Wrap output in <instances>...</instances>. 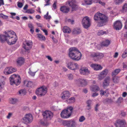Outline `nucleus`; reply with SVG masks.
<instances>
[{"label":"nucleus","mask_w":127,"mask_h":127,"mask_svg":"<svg viewBox=\"0 0 127 127\" xmlns=\"http://www.w3.org/2000/svg\"><path fill=\"white\" fill-rule=\"evenodd\" d=\"M119 78L117 76H114L113 77L112 80L115 83H118L119 81Z\"/></svg>","instance_id":"nucleus-35"},{"label":"nucleus","mask_w":127,"mask_h":127,"mask_svg":"<svg viewBox=\"0 0 127 127\" xmlns=\"http://www.w3.org/2000/svg\"><path fill=\"white\" fill-rule=\"evenodd\" d=\"M127 56V48L126 49L125 52L123 53L122 57L123 58H126Z\"/></svg>","instance_id":"nucleus-45"},{"label":"nucleus","mask_w":127,"mask_h":127,"mask_svg":"<svg viewBox=\"0 0 127 127\" xmlns=\"http://www.w3.org/2000/svg\"><path fill=\"white\" fill-rule=\"evenodd\" d=\"M34 12V10L32 9H28L26 12L25 13L28 14H32Z\"/></svg>","instance_id":"nucleus-46"},{"label":"nucleus","mask_w":127,"mask_h":127,"mask_svg":"<svg viewBox=\"0 0 127 127\" xmlns=\"http://www.w3.org/2000/svg\"><path fill=\"white\" fill-rule=\"evenodd\" d=\"M10 102L12 104H14L18 101V100L16 98H11L9 99Z\"/></svg>","instance_id":"nucleus-32"},{"label":"nucleus","mask_w":127,"mask_h":127,"mask_svg":"<svg viewBox=\"0 0 127 127\" xmlns=\"http://www.w3.org/2000/svg\"><path fill=\"white\" fill-rule=\"evenodd\" d=\"M47 89L45 86H43L38 88L36 90V93L39 96H42L44 95L47 93Z\"/></svg>","instance_id":"nucleus-5"},{"label":"nucleus","mask_w":127,"mask_h":127,"mask_svg":"<svg viewBox=\"0 0 127 127\" xmlns=\"http://www.w3.org/2000/svg\"><path fill=\"white\" fill-rule=\"evenodd\" d=\"M19 93L20 95H24L26 94V91L25 89L21 90L19 91Z\"/></svg>","instance_id":"nucleus-38"},{"label":"nucleus","mask_w":127,"mask_h":127,"mask_svg":"<svg viewBox=\"0 0 127 127\" xmlns=\"http://www.w3.org/2000/svg\"><path fill=\"white\" fill-rule=\"evenodd\" d=\"M106 33V32L105 31H103L102 30H100L98 31L97 34L98 35H101Z\"/></svg>","instance_id":"nucleus-42"},{"label":"nucleus","mask_w":127,"mask_h":127,"mask_svg":"<svg viewBox=\"0 0 127 127\" xmlns=\"http://www.w3.org/2000/svg\"><path fill=\"white\" fill-rule=\"evenodd\" d=\"M121 69H117L114 70L112 73V77L117 75L120 71Z\"/></svg>","instance_id":"nucleus-34"},{"label":"nucleus","mask_w":127,"mask_h":127,"mask_svg":"<svg viewBox=\"0 0 127 127\" xmlns=\"http://www.w3.org/2000/svg\"><path fill=\"white\" fill-rule=\"evenodd\" d=\"M13 113L9 112L8 113L7 115L6 116V118L8 119H9L13 115Z\"/></svg>","instance_id":"nucleus-47"},{"label":"nucleus","mask_w":127,"mask_h":127,"mask_svg":"<svg viewBox=\"0 0 127 127\" xmlns=\"http://www.w3.org/2000/svg\"><path fill=\"white\" fill-rule=\"evenodd\" d=\"M73 109L72 106H70L67 107L66 109L64 110V118H68L70 116Z\"/></svg>","instance_id":"nucleus-8"},{"label":"nucleus","mask_w":127,"mask_h":127,"mask_svg":"<svg viewBox=\"0 0 127 127\" xmlns=\"http://www.w3.org/2000/svg\"><path fill=\"white\" fill-rule=\"evenodd\" d=\"M104 56V54L102 53H97L96 58L100 59L103 58Z\"/></svg>","instance_id":"nucleus-41"},{"label":"nucleus","mask_w":127,"mask_h":127,"mask_svg":"<svg viewBox=\"0 0 127 127\" xmlns=\"http://www.w3.org/2000/svg\"><path fill=\"white\" fill-rule=\"evenodd\" d=\"M18 6L19 8H22L23 6V4L21 2H18Z\"/></svg>","instance_id":"nucleus-57"},{"label":"nucleus","mask_w":127,"mask_h":127,"mask_svg":"<svg viewBox=\"0 0 127 127\" xmlns=\"http://www.w3.org/2000/svg\"><path fill=\"white\" fill-rule=\"evenodd\" d=\"M81 32V31L79 28H75L73 30V34L75 35L79 34Z\"/></svg>","instance_id":"nucleus-29"},{"label":"nucleus","mask_w":127,"mask_h":127,"mask_svg":"<svg viewBox=\"0 0 127 127\" xmlns=\"http://www.w3.org/2000/svg\"><path fill=\"white\" fill-rule=\"evenodd\" d=\"M37 71L34 72H32L31 71H30L29 72V74L32 76H34L35 74V73L37 72Z\"/></svg>","instance_id":"nucleus-53"},{"label":"nucleus","mask_w":127,"mask_h":127,"mask_svg":"<svg viewBox=\"0 0 127 127\" xmlns=\"http://www.w3.org/2000/svg\"><path fill=\"white\" fill-rule=\"evenodd\" d=\"M92 101L90 100H89L87 101L86 103L87 105H91Z\"/></svg>","instance_id":"nucleus-58"},{"label":"nucleus","mask_w":127,"mask_h":127,"mask_svg":"<svg viewBox=\"0 0 127 127\" xmlns=\"http://www.w3.org/2000/svg\"><path fill=\"white\" fill-rule=\"evenodd\" d=\"M23 121L25 123H31L33 120V117L31 114L26 115L22 119Z\"/></svg>","instance_id":"nucleus-11"},{"label":"nucleus","mask_w":127,"mask_h":127,"mask_svg":"<svg viewBox=\"0 0 127 127\" xmlns=\"http://www.w3.org/2000/svg\"><path fill=\"white\" fill-rule=\"evenodd\" d=\"M90 89L92 92H96L99 90V88L96 85H92L90 87Z\"/></svg>","instance_id":"nucleus-25"},{"label":"nucleus","mask_w":127,"mask_h":127,"mask_svg":"<svg viewBox=\"0 0 127 127\" xmlns=\"http://www.w3.org/2000/svg\"><path fill=\"white\" fill-rule=\"evenodd\" d=\"M66 65L68 68L72 70H75L79 68V65L77 63L71 62L67 63Z\"/></svg>","instance_id":"nucleus-9"},{"label":"nucleus","mask_w":127,"mask_h":127,"mask_svg":"<svg viewBox=\"0 0 127 127\" xmlns=\"http://www.w3.org/2000/svg\"><path fill=\"white\" fill-rule=\"evenodd\" d=\"M85 120V118L83 116H81L79 118V121L80 122H82Z\"/></svg>","instance_id":"nucleus-49"},{"label":"nucleus","mask_w":127,"mask_h":127,"mask_svg":"<svg viewBox=\"0 0 127 127\" xmlns=\"http://www.w3.org/2000/svg\"><path fill=\"white\" fill-rule=\"evenodd\" d=\"M70 95V94L68 91H64V99H67Z\"/></svg>","instance_id":"nucleus-27"},{"label":"nucleus","mask_w":127,"mask_h":127,"mask_svg":"<svg viewBox=\"0 0 127 127\" xmlns=\"http://www.w3.org/2000/svg\"><path fill=\"white\" fill-rule=\"evenodd\" d=\"M90 66L94 70L96 71L101 70L102 67L100 65L97 64H92L90 65Z\"/></svg>","instance_id":"nucleus-20"},{"label":"nucleus","mask_w":127,"mask_h":127,"mask_svg":"<svg viewBox=\"0 0 127 127\" xmlns=\"http://www.w3.org/2000/svg\"><path fill=\"white\" fill-rule=\"evenodd\" d=\"M80 73L82 75H87L90 73V71L88 68L85 67H81L79 70Z\"/></svg>","instance_id":"nucleus-14"},{"label":"nucleus","mask_w":127,"mask_h":127,"mask_svg":"<svg viewBox=\"0 0 127 127\" xmlns=\"http://www.w3.org/2000/svg\"><path fill=\"white\" fill-rule=\"evenodd\" d=\"M125 0H115V3L117 5H119L122 3Z\"/></svg>","instance_id":"nucleus-43"},{"label":"nucleus","mask_w":127,"mask_h":127,"mask_svg":"<svg viewBox=\"0 0 127 127\" xmlns=\"http://www.w3.org/2000/svg\"><path fill=\"white\" fill-rule=\"evenodd\" d=\"M5 34L0 35V40L1 42L6 41L9 45L15 44L17 38L15 33L11 30L4 32Z\"/></svg>","instance_id":"nucleus-1"},{"label":"nucleus","mask_w":127,"mask_h":127,"mask_svg":"<svg viewBox=\"0 0 127 127\" xmlns=\"http://www.w3.org/2000/svg\"><path fill=\"white\" fill-rule=\"evenodd\" d=\"M98 95V94L96 92L94 93H92V97H94L97 96Z\"/></svg>","instance_id":"nucleus-61"},{"label":"nucleus","mask_w":127,"mask_h":127,"mask_svg":"<svg viewBox=\"0 0 127 127\" xmlns=\"http://www.w3.org/2000/svg\"><path fill=\"white\" fill-rule=\"evenodd\" d=\"M97 53H92L90 55V56L93 58L97 57Z\"/></svg>","instance_id":"nucleus-52"},{"label":"nucleus","mask_w":127,"mask_h":127,"mask_svg":"<svg viewBox=\"0 0 127 127\" xmlns=\"http://www.w3.org/2000/svg\"><path fill=\"white\" fill-rule=\"evenodd\" d=\"M69 9L68 7L64 6V13H67L69 11Z\"/></svg>","instance_id":"nucleus-50"},{"label":"nucleus","mask_w":127,"mask_h":127,"mask_svg":"<svg viewBox=\"0 0 127 127\" xmlns=\"http://www.w3.org/2000/svg\"><path fill=\"white\" fill-rule=\"evenodd\" d=\"M24 59L22 57H20L17 59V62L18 65L21 66L23 64L24 62Z\"/></svg>","instance_id":"nucleus-22"},{"label":"nucleus","mask_w":127,"mask_h":127,"mask_svg":"<svg viewBox=\"0 0 127 127\" xmlns=\"http://www.w3.org/2000/svg\"><path fill=\"white\" fill-rule=\"evenodd\" d=\"M28 26L29 28L30 29V31L32 33H33L34 32V27L32 23L29 24Z\"/></svg>","instance_id":"nucleus-37"},{"label":"nucleus","mask_w":127,"mask_h":127,"mask_svg":"<svg viewBox=\"0 0 127 127\" xmlns=\"http://www.w3.org/2000/svg\"><path fill=\"white\" fill-rule=\"evenodd\" d=\"M127 11V4L125 3L123 5L122 8V11L126 12Z\"/></svg>","instance_id":"nucleus-40"},{"label":"nucleus","mask_w":127,"mask_h":127,"mask_svg":"<svg viewBox=\"0 0 127 127\" xmlns=\"http://www.w3.org/2000/svg\"><path fill=\"white\" fill-rule=\"evenodd\" d=\"M56 4H57V2H55L54 4L53 5V8L52 9L53 10H54L57 8V6H56Z\"/></svg>","instance_id":"nucleus-54"},{"label":"nucleus","mask_w":127,"mask_h":127,"mask_svg":"<svg viewBox=\"0 0 127 127\" xmlns=\"http://www.w3.org/2000/svg\"><path fill=\"white\" fill-rule=\"evenodd\" d=\"M71 19H67V18H65V21L66 23L70 22Z\"/></svg>","instance_id":"nucleus-59"},{"label":"nucleus","mask_w":127,"mask_h":127,"mask_svg":"<svg viewBox=\"0 0 127 127\" xmlns=\"http://www.w3.org/2000/svg\"><path fill=\"white\" fill-rule=\"evenodd\" d=\"M122 24L119 21H117L114 23L113 28L116 30H119L122 28Z\"/></svg>","instance_id":"nucleus-18"},{"label":"nucleus","mask_w":127,"mask_h":127,"mask_svg":"<svg viewBox=\"0 0 127 127\" xmlns=\"http://www.w3.org/2000/svg\"><path fill=\"white\" fill-rule=\"evenodd\" d=\"M10 83L11 85L14 84L16 86L19 85L21 83V78L18 75L14 74L12 75L9 78Z\"/></svg>","instance_id":"nucleus-4"},{"label":"nucleus","mask_w":127,"mask_h":127,"mask_svg":"<svg viewBox=\"0 0 127 127\" xmlns=\"http://www.w3.org/2000/svg\"><path fill=\"white\" fill-rule=\"evenodd\" d=\"M32 42L30 40H26L23 43V47L26 50H29L32 48Z\"/></svg>","instance_id":"nucleus-12"},{"label":"nucleus","mask_w":127,"mask_h":127,"mask_svg":"<svg viewBox=\"0 0 127 127\" xmlns=\"http://www.w3.org/2000/svg\"><path fill=\"white\" fill-rule=\"evenodd\" d=\"M87 108L88 110L91 109L92 108L91 105H87Z\"/></svg>","instance_id":"nucleus-62"},{"label":"nucleus","mask_w":127,"mask_h":127,"mask_svg":"<svg viewBox=\"0 0 127 127\" xmlns=\"http://www.w3.org/2000/svg\"><path fill=\"white\" fill-rule=\"evenodd\" d=\"M98 3H99L100 4H101V5L103 6L104 5H105V3L102 2L100 0Z\"/></svg>","instance_id":"nucleus-63"},{"label":"nucleus","mask_w":127,"mask_h":127,"mask_svg":"<svg viewBox=\"0 0 127 127\" xmlns=\"http://www.w3.org/2000/svg\"><path fill=\"white\" fill-rule=\"evenodd\" d=\"M24 84L27 87H31L33 85V83L32 82L27 81H24Z\"/></svg>","instance_id":"nucleus-33"},{"label":"nucleus","mask_w":127,"mask_h":127,"mask_svg":"<svg viewBox=\"0 0 127 127\" xmlns=\"http://www.w3.org/2000/svg\"><path fill=\"white\" fill-rule=\"evenodd\" d=\"M123 68L124 69L123 70H127V65L125 63H123Z\"/></svg>","instance_id":"nucleus-55"},{"label":"nucleus","mask_w":127,"mask_h":127,"mask_svg":"<svg viewBox=\"0 0 127 127\" xmlns=\"http://www.w3.org/2000/svg\"><path fill=\"white\" fill-rule=\"evenodd\" d=\"M46 57L48 59L51 61H52V59L51 57L49 56H46Z\"/></svg>","instance_id":"nucleus-60"},{"label":"nucleus","mask_w":127,"mask_h":127,"mask_svg":"<svg viewBox=\"0 0 127 127\" xmlns=\"http://www.w3.org/2000/svg\"><path fill=\"white\" fill-rule=\"evenodd\" d=\"M91 19L87 16L84 17L82 21V24L84 28L87 29L90 27L91 25Z\"/></svg>","instance_id":"nucleus-6"},{"label":"nucleus","mask_w":127,"mask_h":127,"mask_svg":"<svg viewBox=\"0 0 127 127\" xmlns=\"http://www.w3.org/2000/svg\"><path fill=\"white\" fill-rule=\"evenodd\" d=\"M68 3L69 6L72 7V11H75L78 9V6L76 4V2L75 0H72Z\"/></svg>","instance_id":"nucleus-16"},{"label":"nucleus","mask_w":127,"mask_h":127,"mask_svg":"<svg viewBox=\"0 0 127 127\" xmlns=\"http://www.w3.org/2000/svg\"><path fill=\"white\" fill-rule=\"evenodd\" d=\"M108 72V70L107 69H106L102 71L98 75V79L100 80H102L107 74Z\"/></svg>","instance_id":"nucleus-19"},{"label":"nucleus","mask_w":127,"mask_h":127,"mask_svg":"<svg viewBox=\"0 0 127 127\" xmlns=\"http://www.w3.org/2000/svg\"><path fill=\"white\" fill-rule=\"evenodd\" d=\"M75 82L76 83L79 84L82 86L86 85L88 83L87 80L82 78L76 80Z\"/></svg>","instance_id":"nucleus-17"},{"label":"nucleus","mask_w":127,"mask_h":127,"mask_svg":"<svg viewBox=\"0 0 127 127\" xmlns=\"http://www.w3.org/2000/svg\"><path fill=\"white\" fill-rule=\"evenodd\" d=\"M48 12H47L46 14L44 16V18L47 20H49L51 18L50 15H48Z\"/></svg>","instance_id":"nucleus-44"},{"label":"nucleus","mask_w":127,"mask_h":127,"mask_svg":"<svg viewBox=\"0 0 127 127\" xmlns=\"http://www.w3.org/2000/svg\"><path fill=\"white\" fill-rule=\"evenodd\" d=\"M110 78L109 77H107L104 79L103 83V86L105 87L108 86L110 81Z\"/></svg>","instance_id":"nucleus-21"},{"label":"nucleus","mask_w":127,"mask_h":127,"mask_svg":"<svg viewBox=\"0 0 127 127\" xmlns=\"http://www.w3.org/2000/svg\"><path fill=\"white\" fill-rule=\"evenodd\" d=\"M68 56L71 59L73 60L78 61L81 59L82 54L77 48L72 47L69 49Z\"/></svg>","instance_id":"nucleus-2"},{"label":"nucleus","mask_w":127,"mask_h":127,"mask_svg":"<svg viewBox=\"0 0 127 127\" xmlns=\"http://www.w3.org/2000/svg\"><path fill=\"white\" fill-rule=\"evenodd\" d=\"M67 127H76L77 124L76 121L74 120H71L70 121L64 120V126Z\"/></svg>","instance_id":"nucleus-7"},{"label":"nucleus","mask_w":127,"mask_h":127,"mask_svg":"<svg viewBox=\"0 0 127 127\" xmlns=\"http://www.w3.org/2000/svg\"><path fill=\"white\" fill-rule=\"evenodd\" d=\"M44 118L48 120H50L53 117V114L51 111L46 110L43 114Z\"/></svg>","instance_id":"nucleus-13"},{"label":"nucleus","mask_w":127,"mask_h":127,"mask_svg":"<svg viewBox=\"0 0 127 127\" xmlns=\"http://www.w3.org/2000/svg\"><path fill=\"white\" fill-rule=\"evenodd\" d=\"M110 40H106L102 42V44L104 46H107L110 44Z\"/></svg>","instance_id":"nucleus-30"},{"label":"nucleus","mask_w":127,"mask_h":127,"mask_svg":"<svg viewBox=\"0 0 127 127\" xmlns=\"http://www.w3.org/2000/svg\"><path fill=\"white\" fill-rule=\"evenodd\" d=\"M99 104L97 103L96 104L95 106V109L96 111H98V107L99 106Z\"/></svg>","instance_id":"nucleus-56"},{"label":"nucleus","mask_w":127,"mask_h":127,"mask_svg":"<svg viewBox=\"0 0 127 127\" xmlns=\"http://www.w3.org/2000/svg\"><path fill=\"white\" fill-rule=\"evenodd\" d=\"M10 14L11 15L10 18L13 19H16L17 20H20V18L18 16H15L16 15V14L15 13L11 12Z\"/></svg>","instance_id":"nucleus-28"},{"label":"nucleus","mask_w":127,"mask_h":127,"mask_svg":"<svg viewBox=\"0 0 127 127\" xmlns=\"http://www.w3.org/2000/svg\"><path fill=\"white\" fill-rule=\"evenodd\" d=\"M65 102L67 103H73L75 102V98L74 97H71L65 101Z\"/></svg>","instance_id":"nucleus-23"},{"label":"nucleus","mask_w":127,"mask_h":127,"mask_svg":"<svg viewBox=\"0 0 127 127\" xmlns=\"http://www.w3.org/2000/svg\"><path fill=\"white\" fill-rule=\"evenodd\" d=\"M115 125L116 127H124L127 125V123L124 119H119L116 121Z\"/></svg>","instance_id":"nucleus-10"},{"label":"nucleus","mask_w":127,"mask_h":127,"mask_svg":"<svg viewBox=\"0 0 127 127\" xmlns=\"http://www.w3.org/2000/svg\"><path fill=\"white\" fill-rule=\"evenodd\" d=\"M100 95H104L106 96H108L109 95V93L107 90H106L105 91H104L103 90H101L100 91Z\"/></svg>","instance_id":"nucleus-31"},{"label":"nucleus","mask_w":127,"mask_h":127,"mask_svg":"<svg viewBox=\"0 0 127 127\" xmlns=\"http://www.w3.org/2000/svg\"><path fill=\"white\" fill-rule=\"evenodd\" d=\"M6 79V78L5 77H2L1 80H0V89H2L3 88L5 82L3 80Z\"/></svg>","instance_id":"nucleus-26"},{"label":"nucleus","mask_w":127,"mask_h":127,"mask_svg":"<svg viewBox=\"0 0 127 127\" xmlns=\"http://www.w3.org/2000/svg\"><path fill=\"white\" fill-rule=\"evenodd\" d=\"M125 28L126 29H127V18L126 19L125 23Z\"/></svg>","instance_id":"nucleus-64"},{"label":"nucleus","mask_w":127,"mask_h":127,"mask_svg":"<svg viewBox=\"0 0 127 127\" xmlns=\"http://www.w3.org/2000/svg\"><path fill=\"white\" fill-rule=\"evenodd\" d=\"M92 3V0H84L82 2V4L83 5H90Z\"/></svg>","instance_id":"nucleus-24"},{"label":"nucleus","mask_w":127,"mask_h":127,"mask_svg":"<svg viewBox=\"0 0 127 127\" xmlns=\"http://www.w3.org/2000/svg\"><path fill=\"white\" fill-rule=\"evenodd\" d=\"M68 79L69 80H72L73 78V76L71 74H69L67 75Z\"/></svg>","instance_id":"nucleus-51"},{"label":"nucleus","mask_w":127,"mask_h":127,"mask_svg":"<svg viewBox=\"0 0 127 127\" xmlns=\"http://www.w3.org/2000/svg\"><path fill=\"white\" fill-rule=\"evenodd\" d=\"M16 71V69L13 67H7L5 68L4 70V73L6 75L11 74Z\"/></svg>","instance_id":"nucleus-15"},{"label":"nucleus","mask_w":127,"mask_h":127,"mask_svg":"<svg viewBox=\"0 0 127 127\" xmlns=\"http://www.w3.org/2000/svg\"><path fill=\"white\" fill-rule=\"evenodd\" d=\"M0 18L3 19H7L8 18V16L4 15L2 13L0 14Z\"/></svg>","instance_id":"nucleus-48"},{"label":"nucleus","mask_w":127,"mask_h":127,"mask_svg":"<svg viewBox=\"0 0 127 127\" xmlns=\"http://www.w3.org/2000/svg\"><path fill=\"white\" fill-rule=\"evenodd\" d=\"M37 36L38 38L40 40H45V37L41 34H37Z\"/></svg>","instance_id":"nucleus-36"},{"label":"nucleus","mask_w":127,"mask_h":127,"mask_svg":"<svg viewBox=\"0 0 127 127\" xmlns=\"http://www.w3.org/2000/svg\"><path fill=\"white\" fill-rule=\"evenodd\" d=\"M94 19L96 21H98L97 25L98 26L101 27L105 25L107 21V17L104 15L98 12L95 15Z\"/></svg>","instance_id":"nucleus-3"},{"label":"nucleus","mask_w":127,"mask_h":127,"mask_svg":"<svg viewBox=\"0 0 127 127\" xmlns=\"http://www.w3.org/2000/svg\"><path fill=\"white\" fill-rule=\"evenodd\" d=\"M70 30L68 27L67 26L64 27V33H70Z\"/></svg>","instance_id":"nucleus-39"}]
</instances>
